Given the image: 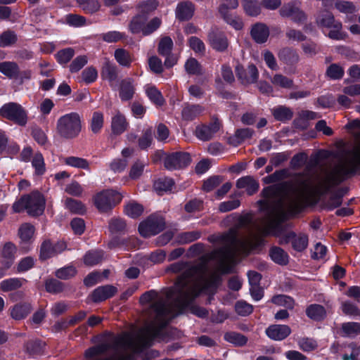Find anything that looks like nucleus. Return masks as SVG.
I'll return each instance as SVG.
<instances>
[{
    "instance_id": "obj_27",
    "label": "nucleus",
    "mask_w": 360,
    "mask_h": 360,
    "mask_svg": "<svg viewBox=\"0 0 360 360\" xmlns=\"http://www.w3.org/2000/svg\"><path fill=\"white\" fill-rule=\"evenodd\" d=\"M128 122L124 115L119 111L112 117L111 122V129L114 134L120 135L127 130Z\"/></svg>"
},
{
    "instance_id": "obj_4",
    "label": "nucleus",
    "mask_w": 360,
    "mask_h": 360,
    "mask_svg": "<svg viewBox=\"0 0 360 360\" xmlns=\"http://www.w3.org/2000/svg\"><path fill=\"white\" fill-rule=\"evenodd\" d=\"M56 129L58 134L64 139L75 138L82 129L79 115L77 112H71L60 117L57 121Z\"/></svg>"
},
{
    "instance_id": "obj_53",
    "label": "nucleus",
    "mask_w": 360,
    "mask_h": 360,
    "mask_svg": "<svg viewBox=\"0 0 360 360\" xmlns=\"http://www.w3.org/2000/svg\"><path fill=\"white\" fill-rule=\"evenodd\" d=\"M271 82L276 86L285 89H290L293 86V80L281 75L276 74L271 79Z\"/></svg>"
},
{
    "instance_id": "obj_12",
    "label": "nucleus",
    "mask_w": 360,
    "mask_h": 360,
    "mask_svg": "<svg viewBox=\"0 0 360 360\" xmlns=\"http://www.w3.org/2000/svg\"><path fill=\"white\" fill-rule=\"evenodd\" d=\"M27 212L29 215L35 217L41 215L44 210L45 199L39 191H34L26 195Z\"/></svg>"
},
{
    "instance_id": "obj_23",
    "label": "nucleus",
    "mask_w": 360,
    "mask_h": 360,
    "mask_svg": "<svg viewBox=\"0 0 360 360\" xmlns=\"http://www.w3.org/2000/svg\"><path fill=\"white\" fill-rule=\"evenodd\" d=\"M135 90L133 79L125 78L120 81L119 86V96L122 101L131 100L135 94Z\"/></svg>"
},
{
    "instance_id": "obj_49",
    "label": "nucleus",
    "mask_w": 360,
    "mask_h": 360,
    "mask_svg": "<svg viewBox=\"0 0 360 360\" xmlns=\"http://www.w3.org/2000/svg\"><path fill=\"white\" fill-rule=\"evenodd\" d=\"M44 344L40 340H29L25 345V350L32 355L40 354L43 352Z\"/></svg>"
},
{
    "instance_id": "obj_20",
    "label": "nucleus",
    "mask_w": 360,
    "mask_h": 360,
    "mask_svg": "<svg viewBox=\"0 0 360 360\" xmlns=\"http://www.w3.org/2000/svg\"><path fill=\"white\" fill-rule=\"evenodd\" d=\"M250 35L256 43L264 44L269 38V29L266 24L257 22L252 26Z\"/></svg>"
},
{
    "instance_id": "obj_57",
    "label": "nucleus",
    "mask_w": 360,
    "mask_h": 360,
    "mask_svg": "<svg viewBox=\"0 0 360 360\" xmlns=\"http://www.w3.org/2000/svg\"><path fill=\"white\" fill-rule=\"evenodd\" d=\"M75 50L72 48H66L60 50L56 54L57 61L60 64H66L73 58Z\"/></svg>"
},
{
    "instance_id": "obj_58",
    "label": "nucleus",
    "mask_w": 360,
    "mask_h": 360,
    "mask_svg": "<svg viewBox=\"0 0 360 360\" xmlns=\"http://www.w3.org/2000/svg\"><path fill=\"white\" fill-rule=\"evenodd\" d=\"M55 255V252L53 250V245L51 241L47 240H44L40 248V255L39 257L42 260H46L49 258H51Z\"/></svg>"
},
{
    "instance_id": "obj_39",
    "label": "nucleus",
    "mask_w": 360,
    "mask_h": 360,
    "mask_svg": "<svg viewBox=\"0 0 360 360\" xmlns=\"http://www.w3.org/2000/svg\"><path fill=\"white\" fill-rule=\"evenodd\" d=\"M224 340L237 347H243L248 342V338L245 335L236 332L226 333Z\"/></svg>"
},
{
    "instance_id": "obj_54",
    "label": "nucleus",
    "mask_w": 360,
    "mask_h": 360,
    "mask_svg": "<svg viewBox=\"0 0 360 360\" xmlns=\"http://www.w3.org/2000/svg\"><path fill=\"white\" fill-rule=\"evenodd\" d=\"M17 35L13 31H5L0 35V47L11 46L17 41Z\"/></svg>"
},
{
    "instance_id": "obj_28",
    "label": "nucleus",
    "mask_w": 360,
    "mask_h": 360,
    "mask_svg": "<svg viewBox=\"0 0 360 360\" xmlns=\"http://www.w3.org/2000/svg\"><path fill=\"white\" fill-rule=\"evenodd\" d=\"M204 111V108L199 104L186 105L182 110L183 120L192 121L200 116Z\"/></svg>"
},
{
    "instance_id": "obj_22",
    "label": "nucleus",
    "mask_w": 360,
    "mask_h": 360,
    "mask_svg": "<svg viewBox=\"0 0 360 360\" xmlns=\"http://www.w3.org/2000/svg\"><path fill=\"white\" fill-rule=\"evenodd\" d=\"M195 11V5L190 1H184L178 4L176 8V18L180 21L190 20Z\"/></svg>"
},
{
    "instance_id": "obj_17",
    "label": "nucleus",
    "mask_w": 360,
    "mask_h": 360,
    "mask_svg": "<svg viewBox=\"0 0 360 360\" xmlns=\"http://www.w3.org/2000/svg\"><path fill=\"white\" fill-rule=\"evenodd\" d=\"M117 292V288L112 285L98 287L91 294L94 302H101L113 297Z\"/></svg>"
},
{
    "instance_id": "obj_35",
    "label": "nucleus",
    "mask_w": 360,
    "mask_h": 360,
    "mask_svg": "<svg viewBox=\"0 0 360 360\" xmlns=\"http://www.w3.org/2000/svg\"><path fill=\"white\" fill-rule=\"evenodd\" d=\"M26 280L23 278H12L1 282L0 289L4 292H8L20 288Z\"/></svg>"
},
{
    "instance_id": "obj_59",
    "label": "nucleus",
    "mask_w": 360,
    "mask_h": 360,
    "mask_svg": "<svg viewBox=\"0 0 360 360\" xmlns=\"http://www.w3.org/2000/svg\"><path fill=\"white\" fill-rule=\"evenodd\" d=\"M46 290L50 293H59L64 289L63 283L56 279H49L45 283Z\"/></svg>"
},
{
    "instance_id": "obj_26",
    "label": "nucleus",
    "mask_w": 360,
    "mask_h": 360,
    "mask_svg": "<svg viewBox=\"0 0 360 360\" xmlns=\"http://www.w3.org/2000/svg\"><path fill=\"white\" fill-rule=\"evenodd\" d=\"M255 131L250 128L238 129L233 136L229 137V143L233 146H238L246 139L252 138Z\"/></svg>"
},
{
    "instance_id": "obj_63",
    "label": "nucleus",
    "mask_w": 360,
    "mask_h": 360,
    "mask_svg": "<svg viewBox=\"0 0 360 360\" xmlns=\"http://www.w3.org/2000/svg\"><path fill=\"white\" fill-rule=\"evenodd\" d=\"M76 274V269L72 266H68L57 270L56 276L60 279L67 280L74 277Z\"/></svg>"
},
{
    "instance_id": "obj_31",
    "label": "nucleus",
    "mask_w": 360,
    "mask_h": 360,
    "mask_svg": "<svg viewBox=\"0 0 360 360\" xmlns=\"http://www.w3.org/2000/svg\"><path fill=\"white\" fill-rule=\"evenodd\" d=\"M241 4L247 15L255 17L261 13L262 4L257 0H242Z\"/></svg>"
},
{
    "instance_id": "obj_13",
    "label": "nucleus",
    "mask_w": 360,
    "mask_h": 360,
    "mask_svg": "<svg viewBox=\"0 0 360 360\" xmlns=\"http://www.w3.org/2000/svg\"><path fill=\"white\" fill-rule=\"evenodd\" d=\"M236 74L238 79L244 85L255 83L259 77V72L254 64H250L245 69L242 65L236 67Z\"/></svg>"
},
{
    "instance_id": "obj_45",
    "label": "nucleus",
    "mask_w": 360,
    "mask_h": 360,
    "mask_svg": "<svg viewBox=\"0 0 360 360\" xmlns=\"http://www.w3.org/2000/svg\"><path fill=\"white\" fill-rule=\"evenodd\" d=\"M308 236L304 233H300L292 238V246L297 252H302L305 250L308 245Z\"/></svg>"
},
{
    "instance_id": "obj_64",
    "label": "nucleus",
    "mask_w": 360,
    "mask_h": 360,
    "mask_svg": "<svg viewBox=\"0 0 360 360\" xmlns=\"http://www.w3.org/2000/svg\"><path fill=\"white\" fill-rule=\"evenodd\" d=\"M335 7L340 12L344 13H353L356 11V6L351 1H338L335 4Z\"/></svg>"
},
{
    "instance_id": "obj_18",
    "label": "nucleus",
    "mask_w": 360,
    "mask_h": 360,
    "mask_svg": "<svg viewBox=\"0 0 360 360\" xmlns=\"http://www.w3.org/2000/svg\"><path fill=\"white\" fill-rule=\"evenodd\" d=\"M290 333L291 329L287 325H271L266 330V335L270 339L277 341L285 339Z\"/></svg>"
},
{
    "instance_id": "obj_48",
    "label": "nucleus",
    "mask_w": 360,
    "mask_h": 360,
    "mask_svg": "<svg viewBox=\"0 0 360 360\" xmlns=\"http://www.w3.org/2000/svg\"><path fill=\"white\" fill-rule=\"evenodd\" d=\"M173 47V41L169 37H162L158 44V51L160 55L167 56L170 55Z\"/></svg>"
},
{
    "instance_id": "obj_38",
    "label": "nucleus",
    "mask_w": 360,
    "mask_h": 360,
    "mask_svg": "<svg viewBox=\"0 0 360 360\" xmlns=\"http://www.w3.org/2000/svg\"><path fill=\"white\" fill-rule=\"evenodd\" d=\"M271 258L276 263L285 265L288 262V254L279 247H273L269 251Z\"/></svg>"
},
{
    "instance_id": "obj_16",
    "label": "nucleus",
    "mask_w": 360,
    "mask_h": 360,
    "mask_svg": "<svg viewBox=\"0 0 360 360\" xmlns=\"http://www.w3.org/2000/svg\"><path fill=\"white\" fill-rule=\"evenodd\" d=\"M231 9L229 6V3L222 4L219 6L218 11L221 17L228 24L232 26L236 30H241L243 27V22L240 18L236 15H233L230 11Z\"/></svg>"
},
{
    "instance_id": "obj_2",
    "label": "nucleus",
    "mask_w": 360,
    "mask_h": 360,
    "mask_svg": "<svg viewBox=\"0 0 360 360\" xmlns=\"http://www.w3.org/2000/svg\"><path fill=\"white\" fill-rule=\"evenodd\" d=\"M176 288L169 289L166 292V297H158V293L155 290H149L144 292L140 297L141 304L154 302L151 305L153 319L147 326L141 328L136 336L129 333H123L117 336H111L101 344L90 347L85 351L86 358L103 354L109 350H112L115 354L110 357L97 360H131V356L127 354H118V352L130 350L133 353H140L143 349L152 345L155 338L160 336L161 330L174 318L176 313L173 311V304L168 302L175 295Z\"/></svg>"
},
{
    "instance_id": "obj_11",
    "label": "nucleus",
    "mask_w": 360,
    "mask_h": 360,
    "mask_svg": "<svg viewBox=\"0 0 360 360\" xmlns=\"http://www.w3.org/2000/svg\"><path fill=\"white\" fill-rule=\"evenodd\" d=\"M191 162V155L187 152H174L166 155L164 158V166L168 170L185 168Z\"/></svg>"
},
{
    "instance_id": "obj_10",
    "label": "nucleus",
    "mask_w": 360,
    "mask_h": 360,
    "mask_svg": "<svg viewBox=\"0 0 360 360\" xmlns=\"http://www.w3.org/2000/svg\"><path fill=\"white\" fill-rule=\"evenodd\" d=\"M221 126L219 120L217 117L213 116L208 124H200L196 126L194 134L202 141H209L214 138L215 134L219 131Z\"/></svg>"
},
{
    "instance_id": "obj_33",
    "label": "nucleus",
    "mask_w": 360,
    "mask_h": 360,
    "mask_svg": "<svg viewBox=\"0 0 360 360\" xmlns=\"http://www.w3.org/2000/svg\"><path fill=\"white\" fill-rule=\"evenodd\" d=\"M104 252L101 250H91L84 256V263L86 266H94L100 263L103 259Z\"/></svg>"
},
{
    "instance_id": "obj_36",
    "label": "nucleus",
    "mask_w": 360,
    "mask_h": 360,
    "mask_svg": "<svg viewBox=\"0 0 360 360\" xmlns=\"http://www.w3.org/2000/svg\"><path fill=\"white\" fill-rule=\"evenodd\" d=\"M114 56L116 61L123 67H130L133 61L130 53L124 49H116Z\"/></svg>"
},
{
    "instance_id": "obj_34",
    "label": "nucleus",
    "mask_w": 360,
    "mask_h": 360,
    "mask_svg": "<svg viewBox=\"0 0 360 360\" xmlns=\"http://www.w3.org/2000/svg\"><path fill=\"white\" fill-rule=\"evenodd\" d=\"M154 131L152 127L145 129L142 131L141 136L138 139V146L141 150L148 149L153 141Z\"/></svg>"
},
{
    "instance_id": "obj_25",
    "label": "nucleus",
    "mask_w": 360,
    "mask_h": 360,
    "mask_svg": "<svg viewBox=\"0 0 360 360\" xmlns=\"http://www.w3.org/2000/svg\"><path fill=\"white\" fill-rule=\"evenodd\" d=\"M259 186L258 181L251 176L241 177L236 181V187L238 188H245L249 195L255 193L258 191Z\"/></svg>"
},
{
    "instance_id": "obj_14",
    "label": "nucleus",
    "mask_w": 360,
    "mask_h": 360,
    "mask_svg": "<svg viewBox=\"0 0 360 360\" xmlns=\"http://www.w3.org/2000/svg\"><path fill=\"white\" fill-rule=\"evenodd\" d=\"M208 41L210 46L217 51H224L229 46V41L225 34L217 27H212L208 34Z\"/></svg>"
},
{
    "instance_id": "obj_3",
    "label": "nucleus",
    "mask_w": 360,
    "mask_h": 360,
    "mask_svg": "<svg viewBox=\"0 0 360 360\" xmlns=\"http://www.w3.org/2000/svg\"><path fill=\"white\" fill-rule=\"evenodd\" d=\"M351 156L350 166L345 162H339L332 167H321L317 174V191L321 195L330 191L331 188L340 184L349 174H354L360 166V146L348 152Z\"/></svg>"
},
{
    "instance_id": "obj_60",
    "label": "nucleus",
    "mask_w": 360,
    "mask_h": 360,
    "mask_svg": "<svg viewBox=\"0 0 360 360\" xmlns=\"http://www.w3.org/2000/svg\"><path fill=\"white\" fill-rule=\"evenodd\" d=\"M271 302L278 306H283L292 309L294 306L293 300L285 295H275L271 298Z\"/></svg>"
},
{
    "instance_id": "obj_7",
    "label": "nucleus",
    "mask_w": 360,
    "mask_h": 360,
    "mask_svg": "<svg viewBox=\"0 0 360 360\" xmlns=\"http://www.w3.org/2000/svg\"><path fill=\"white\" fill-rule=\"evenodd\" d=\"M0 116L20 126H25L27 122L26 111L20 104L14 102L4 104L0 108Z\"/></svg>"
},
{
    "instance_id": "obj_41",
    "label": "nucleus",
    "mask_w": 360,
    "mask_h": 360,
    "mask_svg": "<svg viewBox=\"0 0 360 360\" xmlns=\"http://www.w3.org/2000/svg\"><path fill=\"white\" fill-rule=\"evenodd\" d=\"M108 229L111 233H124L127 230V224L123 219L114 217L108 222Z\"/></svg>"
},
{
    "instance_id": "obj_30",
    "label": "nucleus",
    "mask_w": 360,
    "mask_h": 360,
    "mask_svg": "<svg viewBox=\"0 0 360 360\" xmlns=\"http://www.w3.org/2000/svg\"><path fill=\"white\" fill-rule=\"evenodd\" d=\"M306 314L311 319L319 321L326 317V311L322 305L313 304L307 308Z\"/></svg>"
},
{
    "instance_id": "obj_19",
    "label": "nucleus",
    "mask_w": 360,
    "mask_h": 360,
    "mask_svg": "<svg viewBox=\"0 0 360 360\" xmlns=\"http://www.w3.org/2000/svg\"><path fill=\"white\" fill-rule=\"evenodd\" d=\"M101 76L103 79L108 80L110 86H112L113 83L118 79L119 69L115 63L106 60L101 68Z\"/></svg>"
},
{
    "instance_id": "obj_21",
    "label": "nucleus",
    "mask_w": 360,
    "mask_h": 360,
    "mask_svg": "<svg viewBox=\"0 0 360 360\" xmlns=\"http://www.w3.org/2000/svg\"><path fill=\"white\" fill-rule=\"evenodd\" d=\"M16 246L11 242L6 243L1 250V262L5 269H9L13 264Z\"/></svg>"
},
{
    "instance_id": "obj_6",
    "label": "nucleus",
    "mask_w": 360,
    "mask_h": 360,
    "mask_svg": "<svg viewBox=\"0 0 360 360\" xmlns=\"http://www.w3.org/2000/svg\"><path fill=\"white\" fill-rule=\"evenodd\" d=\"M122 199L121 193L112 189L104 190L94 196V202L101 212H108Z\"/></svg>"
},
{
    "instance_id": "obj_51",
    "label": "nucleus",
    "mask_w": 360,
    "mask_h": 360,
    "mask_svg": "<svg viewBox=\"0 0 360 360\" xmlns=\"http://www.w3.org/2000/svg\"><path fill=\"white\" fill-rule=\"evenodd\" d=\"M342 330L346 336L354 338L360 334V323H345L342 325Z\"/></svg>"
},
{
    "instance_id": "obj_55",
    "label": "nucleus",
    "mask_w": 360,
    "mask_h": 360,
    "mask_svg": "<svg viewBox=\"0 0 360 360\" xmlns=\"http://www.w3.org/2000/svg\"><path fill=\"white\" fill-rule=\"evenodd\" d=\"M65 205L70 211L76 214H83L86 211L85 206L81 201L72 198H67Z\"/></svg>"
},
{
    "instance_id": "obj_52",
    "label": "nucleus",
    "mask_w": 360,
    "mask_h": 360,
    "mask_svg": "<svg viewBox=\"0 0 360 360\" xmlns=\"http://www.w3.org/2000/svg\"><path fill=\"white\" fill-rule=\"evenodd\" d=\"M146 94L150 100L157 105H162L165 103V99L161 92L158 90L155 86H150L146 89Z\"/></svg>"
},
{
    "instance_id": "obj_5",
    "label": "nucleus",
    "mask_w": 360,
    "mask_h": 360,
    "mask_svg": "<svg viewBox=\"0 0 360 360\" xmlns=\"http://www.w3.org/2000/svg\"><path fill=\"white\" fill-rule=\"evenodd\" d=\"M147 20L146 15L138 13L131 18L129 30L132 34L142 33L143 36H147L158 29L162 23L160 18L158 17L153 18L148 23Z\"/></svg>"
},
{
    "instance_id": "obj_40",
    "label": "nucleus",
    "mask_w": 360,
    "mask_h": 360,
    "mask_svg": "<svg viewBox=\"0 0 360 360\" xmlns=\"http://www.w3.org/2000/svg\"><path fill=\"white\" fill-rule=\"evenodd\" d=\"M63 162L68 166L78 169H89V162L87 160L75 156H69L63 159Z\"/></svg>"
},
{
    "instance_id": "obj_29",
    "label": "nucleus",
    "mask_w": 360,
    "mask_h": 360,
    "mask_svg": "<svg viewBox=\"0 0 360 360\" xmlns=\"http://www.w3.org/2000/svg\"><path fill=\"white\" fill-rule=\"evenodd\" d=\"M32 309V306L29 303L17 304L11 309V316L15 320H21L25 319Z\"/></svg>"
},
{
    "instance_id": "obj_62",
    "label": "nucleus",
    "mask_w": 360,
    "mask_h": 360,
    "mask_svg": "<svg viewBox=\"0 0 360 360\" xmlns=\"http://www.w3.org/2000/svg\"><path fill=\"white\" fill-rule=\"evenodd\" d=\"M103 125V115L101 112H94L91 122V129L96 134L98 133Z\"/></svg>"
},
{
    "instance_id": "obj_1",
    "label": "nucleus",
    "mask_w": 360,
    "mask_h": 360,
    "mask_svg": "<svg viewBox=\"0 0 360 360\" xmlns=\"http://www.w3.org/2000/svg\"><path fill=\"white\" fill-rule=\"evenodd\" d=\"M309 193L308 181L300 179L264 188L262 194L265 200L260 202L266 213L261 224L256 225V231H249L248 239H239L238 228L231 229L220 237L224 245L203 256L200 263L195 265L184 262L172 264L170 266L172 272H181L175 284L179 288V307L188 306L202 291L215 292L221 278L215 273L207 276L208 262L216 260L219 269L224 273H229L237 254L245 250L248 245L260 244L263 236L278 229L286 219L287 212L295 214L300 212Z\"/></svg>"
},
{
    "instance_id": "obj_47",
    "label": "nucleus",
    "mask_w": 360,
    "mask_h": 360,
    "mask_svg": "<svg viewBox=\"0 0 360 360\" xmlns=\"http://www.w3.org/2000/svg\"><path fill=\"white\" fill-rule=\"evenodd\" d=\"M32 165L34 168L36 175H43L46 172L43 155L40 153H35L32 160Z\"/></svg>"
},
{
    "instance_id": "obj_8",
    "label": "nucleus",
    "mask_w": 360,
    "mask_h": 360,
    "mask_svg": "<svg viewBox=\"0 0 360 360\" xmlns=\"http://www.w3.org/2000/svg\"><path fill=\"white\" fill-rule=\"evenodd\" d=\"M0 72L9 79L18 81L20 84H22L25 80H29L32 77L31 70L21 71L17 63L13 61L0 63Z\"/></svg>"
},
{
    "instance_id": "obj_50",
    "label": "nucleus",
    "mask_w": 360,
    "mask_h": 360,
    "mask_svg": "<svg viewBox=\"0 0 360 360\" xmlns=\"http://www.w3.org/2000/svg\"><path fill=\"white\" fill-rule=\"evenodd\" d=\"M342 203L341 195L338 196L335 192H332L329 198L323 203L322 207L327 210H333L339 207Z\"/></svg>"
},
{
    "instance_id": "obj_44",
    "label": "nucleus",
    "mask_w": 360,
    "mask_h": 360,
    "mask_svg": "<svg viewBox=\"0 0 360 360\" xmlns=\"http://www.w3.org/2000/svg\"><path fill=\"white\" fill-rule=\"evenodd\" d=\"M174 184V182L172 179L160 178L154 182L153 187L160 195H162V192L170 191Z\"/></svg>"
},
{
    "instance_id": "obj_37",
    "label": "nucleus",
    "mask_w": 360,
    "mask_h": 360,
    "mask_svg": "<svg viewBox=\"0 0 360 360\" xmlns=\"http://www.w3.org/2000/svg\"><path fill=\"white\" fill-rule=\"evenodd\" d=\"M35 231L34 226L30 223L22 224L18 229V236L23 243H30Z\"/></svg>"
},
{
    "instance_id": "obj_24",
    "label": "nucleus",
    "mask_w": 360,
    "mask_h": 360,
    "mask_svg": "<svg viewBox=\"0 0 360 360\" xmlns=\"http://www.w3.org/2000/svg\"><path fill=\"white\" fill-rule=\"evenodd\" d=\"M278 57L280 61L288 65H293L300 60L297 52L290 47H284L280 49Z\"/></svg>"
},
{
    "instance_id": "obj_56",
    "label": "nucleus",
    "mask_w": 360,
    "mask_h": 360,
    "mask_svg": "<svg viewBox=\"0 0 360 360\" xmlns=\"http://www.w3.org/2000/svg\"><path fill=\"white\" fill-rule=\"evenodd\" d=\"M126 214L131 218H137L141 215L143 212V207L136 202H129L125 206Z\"/></svg>"
},
{
    "instance_id": "obj_61",
    "label": "nucleus",
    "mask_w": 360,
    "mask_h": 360,
    "mask_svg": "<svg viewBox=\"0 0 360 360\" xmlns=\"http://www.w3.org/2000/svg\"><path fill=\"white\" fill-rule=\"evenodd\" d=\"M158 6V2L156 0H148L139 6V14L148 15L154 11Z\"/></svg>"
},
{
    "instance_id": "obj_43",
    "label": "nucleus",
    "mask_w": 360,
    "mask_h": 360,
    "mask_svg": "<svg viewBox=\"0 0 360 360\" xmlns=\"http://www.w3.org/2000/svg\"><path fill=\"white\" fill-rule=\"evenodd\" d=\"M344 74L345 71L343 68L337 63L330 65L326 71V76L333 80L341 79Z\"/></svg>"
},
{
    "instance_id": "obj_9",
    "label": "nucleus",
    "mask_w": 360,
    "mask_h": 360,
    "mask_svg": "<svg viewBox=\"0 0 360 360\" xmlns=\"http://www.w3.org/2000/svg\"><path fill=\"white\" fill-rule=\"evenodd\" d=\"M165 226V219L162 217L150 215L139 226V231L143 237H148L161 232Z\"/></svg>"
},
{
    "instance_id": "obj_15",
    "label": "nucleus",
    "mask_w": 360,
    "mask_h": 360,
    "mask_svg": "<svg viewBox=\"0 0 360 360\" xmlns=\"http://www.w3.org/2000/svg\"><path fill=\"white\" fill-rule=\"evenodd\" d=\"M316 23L320 27L342 29V23L335 19L333 14L328 10L321 11L316 18Z\"/></svg>"
},
{
    "instance_id": "obj_42",
    "label": "nucleus",
    "mask_w": 360,
    "mask_h": 360,
    "mask_svg": "<svg viewBox=\"0 0 360 360\" xmlns=\"http://www.w3.org/2000/svg\"><path fill=\"white\" fill-rule=\"evenodd\" d=\"M274 118L278 121L285 122L292 119L293 112L285 106H278L273 110Z\"/></svg>"
},
{
    "instance_id": "obj_46",
    "label": "nucleus",
    "mask_w": 360,
    "mask_h": 360,
    "mask_svg": "<svg viewBox=\"0 0 360 360\" xmlns=\"http://www.w3.org/2000/svg\"><path fill=\"white\" fill-rule=\"evenodd\" d=\"M185 70L189 75H201L202 69L201 65L194 58H190L185 63Z\"/></svg>"
},
{
    "instance_id": "obj_32",
    "label": "nucleus",
    "mask_w": 360,
    "mask_h": 360,
    "mask_svg": "<svg viewBox=\"0 0 360 360\" xmlns=\"http://www.w3.org/2000/svg\"><path fill=\"white\" fill-rule=\"evenodd\" d=\"M79 8L87 14H94L100 11L101 4L98 0H75Z\"/></svg>"
}]
</instances>
